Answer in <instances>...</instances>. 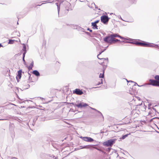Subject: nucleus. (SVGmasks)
<instances>
[{
	"mask_svg": "<svg viewBox=\"0 0 159 159\" xmlns=\"http://www.w3.org/2000/svg\"><path fill=\"white\" fill-rule=\"evenodd\" d=\"M88 106V105L86 103H84L83 102H80V103L77 104L76 106L78 108H82L83 107H86Z\"/></svg>",
	"mask_w": 159,
	"mask_h": 159,
	"instance_id": "9d476101",
	"label": "nucleus"
},
{
	"mask_svg": "<svg viewBox=\"0 0 159 159\" xmlns=\"http://www.w3.org/2000/svg\"><path fill=\"white\" fill-rule=\"evenodd\" d=\"M152 109H153L156 112V111H156V109H155V108H152Z\"/></svg>",
	"mask_w": 159,
	"mask_h": 159,
	"instance_id": "79ce46f5",
	"label": "nucleus"
},
{
	"mask_svg": "<svg viewBox=\"0 0 159 159\" xmlns=\"http://www.w3.org/2000/svg\"><path fill=\"white\" fill-rule=\"evenodd\" d=\"M32 73L37 76H39L40 75V74L39 72L37 70H34L33 71Z\"/></svg>",
	"mask_w": 159,
	"mask_h": 159,
	"instance_id": "4468645a",
	"label": "nucleus"
},
{
	"mask_svg": "<svg viewBox=\"0 0 159 159\" xmlns=\"http://www.w3.org/2000/svg\"><path fill=\"white\" fill-rule=\"evenodd\" d=\"M119 38H120L121 39H125V38L124 37H122L120 35H119Z\"/></svg>",
	"mask_w": 159,
	"mask_h": 159,
	"instance_id": "473e14b6",
	"label": "nucleus"
},
{
	"mask_svg": "<svg viewBox=\"0 0 159 159\" xmlns=\"http://www.w3.org/2000/svg\"><path fill=\"white\" fill-rule=\"evenodd\" d=\"M25 52H24L23 53V61L24 63L25 62Z\"/></svg>",
	"mask_w": 159,
	"mask_h": 159,
	"instance_id": "b1692460",
	"label": "nucleus"
},
{
	"mask_svg": "<svg viewBox=\"0 0 159 159\" xmlns=\"http://www.w3.org/2000/svg\"><path fill=\"white\" fill-rule=\"evenodd\" d=\"M84 141L88 142H92L94 140L91 137H80Z\"/></svg>",
	"mask_w": 159,
	"mask_h": 159,
	"instance_id": "423d86ee",
	"label": "nucleus"
},
{
	"mask_svg": "<svg viewBox=\"0 0 159 159\" xmlns=\"http://www.w3.org/2000/svg\"><path fill=\"white\" fill-rule=\"evenodd\" d=\"M112 14H113V13H110V15H112Z\"/></svg>",
	"mask_w": 159,
	"mask_h": 159,
	"instance_id": "3c124183",
	"label": "nucleus"
},
{
	"mask_svg": "<svg viewBox=\"0 0 159 159\" xmlns=\"http://www.w3.org/2000/svg\"><path fill=\"white\" fill-rule=\"evenodd\" d=\"M25 107L24 106L21 107Z\"/></svg>",
	"mask_w": 159,
	"mask_h": 159,
	"instance_id": "864d4df0",
	"label": "nucleus"
},
{
	"mask_svg": "<svg viewBox=\"0 0 159 159\" xmlns=\"http://www.w3.org/2000/svg\"><path fill=\"white\" fill-rule=\"evenodd\" d=\"M73 93H74L78 95H81L83 94V92L79 89H76L74 90L73 91Z\"/></svg>",
	"mask_w": 159,
	"mask_h": 159,
	"instance_id": "0eeeda50",
	"label": "nucleus"
},
{
	"mask_svg": "<svg viewBox=\"0 0 159 159\" xmlns=\"http://www.w3.org/2000/svg\"><path fill=\"white\" fill-rule=\"evenodd\" d=\"M105 50V49L104 50L101 51V52H99V53L98 54V55H97V57L98 58V59H100V58H99L98 57V56L99 55H100L101 54V53L103 52Z\"/></svg>",
	"mask_w": 159,
	"mask_h": 159,
	"instance_id": "cd10ccee",
	"label": "nucleus"
},
{
	"mask_svg": "<svg viewBox=\"0 0 159 159\" xmlns=\"http://www.w3.org/2000/svg\"><path fill=\"white\" fill-rule=\"evenodd\" d=\"M156 119H159V117H156Z\"/></svg>",
	"mask_w": 159,
	"mask_h": 159,
	"instance_id": "8fccbe9b",
	"label": "nucleus"
},
{
	"mask_svg": "<svg viewBox=\"0 0 159 159\" xmlns=\"http://www.w3.org/2000/svg\"><path fill=\"white\" fill-rule=\"evenodd\" d=\"M6 120V119H0V120Z\"/></svg>",
	"mask_w": 159,
	"mask_h": 159,
	"instance_id": "a18cd8bd",
	"label": "nucleus"
},
{
	"mask_svg": "<svg viewBox=\"0 0 159 159\" xmlns=\"http://www.w3.org/2000/svg\"><path fill=\"white\" fill-rule=\"evenodd\" d=\"M7 159H12L13 158H15V157H9V156H7ZM16 159H17L16 158Z\"/></svg>",
	"mask_w": 159,
	"mask_h": 159,
	"instance_id": "c85d7f7f",
	"label": "nucleus"
},
{
	"mask_svg": "<svg viewBox=\"0 0 159 159\" xmlns=\"http://www.w3.org/2000/svg\"><path fill=\"white\" fill-rule=\"evenodd\" d=\"M85 158V157H83V158H82V159H84V158Z\"/></svg>",
	"mask_w": 159,
	"mask_h": 159,
	"instance_id": "09e8293b",
	"label": "nucleus"
},
{
	"mask_svg": "<svg viewBox=\"0 0 159 159\" xmlns=\"http://www.w3.org/2000/svg\"><path fill=\"white\" fill-rule=\"evenodd\" d=\"M116 140L117 139H110L104 142L103 144L105 146L111 147L115 143Z\"/></svg>",
	"mask_w": 159,
	"mask_h": 159,
	"instance_id": "f03ea898",
	"label": "nucleus"
},
{
	"mask_svg": "<svg viewBox=\"0 0 159 159\" xmlns=\"http://www.w3.org/2000/svg\"><path fill=\"white\" fill-rule=\"evenodd\" d=\"M122 159H124V158L123 157H122Z\"/></svg>",
	"mask_w": 159,
	"mask_h": 159,
	"instance_id": "5fc2aeb1",
	"label": "nucleus"
},
{
	"mask_svg": "<svg viewBox=\"0 0 159 159\" xmlns=\"http://www.w3.org/2000/svg\"><path fill=\"white\" fill-rule=\"evenodd\" d=\"M104 41L107 43L110 44L113 43V38L112 37L111 35L110 34L108 36H106L104 38Z\"/></svg>",
	"mask_w": 159,
	"mask_h": 159,
	"instance_id": "20e7f679",
	"label": "nucleus"
},
{
	"mask_svg": "<svg viewBox=\"0 0 159 159\" xmlns=\"http://www.w3.org/2000/svg\"><path fill=\"white\" fill-rule=\"evenodd\" d=\"M126 134L125 135H123L122 136V139H125V138H126V137H127L128 135L129 134Z\"/></svg>",
	"mask_w": 159,
	"mask_h": 159,
	"instance_id": "393cba45",
	"label": "nucleus"
},
{
	"mask_svg": "<svg viewBox=\"0 0 159 159\" xmlns=\"http://www.w3.org/2000/svg\"><path fill=\"white\" fill-rule=\"evenodd\" d=\"M91 109H92V110H95V111H97L98 113H99V115H98V116L99 117H102V118L103 119H104V117H103V115H102V113L100 111L97 110H96V109H95L94 108L91 107Z\"/></svg>",
	"mask_w": 159,
	"mask_h": 159,
	"instance_id": "f8f14e48",
	"label": "nucleus"
},
{
	"mask_svg": "<svg viewBox=\"0 0 159 159\" xmlns=\"http://www.w3.org/2000/svg\"><path fill=\"white\" fill-rule=\"evenodd\" d=\"M157 86H159V82H158V83L157 84Z\"/></svg>",
	"mask_w": 159,
	"mask_h": 159,
	"instance_id": "c03bdc74",
	"label": "nucleus"
},
{
	"mask_svg": "<svg viewBox=\"0 0 159 159\" xmlns=\"http://www.w3.org/2000/svg\"><path fill=\"white\" fill-rule=\"evenodd\" d=\"M45 3H42L41 5H38L37 6H40L41 5L43 4H44Z\"/></svg>",
	"mask_w": 159,
	"mask_h": 159,
	"instance_id": "a19ab883",
	"label": "nucleus"
},
{
	"mask_svg": "<svg viewBox=\"0 0 159 159\" xmlns=\"http://www.w3.org/2000/svg\"><path fill=\"white\" fill-rule=\"evenodd\" d=\"M60 2V4L58 5L57 3H56V5L57 6V11L58 14L59 15L60 10V5H62L63 7L66 9L65 13H67L69 11V9L71 8V4L68 2L66 1H64L63 0H59Z\"/></svg>",
	"mask_w": 159,
	"mask_h": 159,
	"instance_id": "f257e3e1",
	"label": "nucleus"
},
{
	"mask_svg": "<svg viewBox=\"0 0 159 159\" xmlns=\"http://www.w3.org/2000/svg\"><path fill=\"white\" fill-rule=\"evenodd\" d=\"M23 48L22 49V50L24 51V52H25V54H26L27 51H26V48L25 44L24 43L23 44Z\"/></svg>",
	"mask_w": 159,
	"mask_h": 159,
	"instance_id": "aec40b11",
	"label": "nucleus"
},
{
	"mask_svg": "<svg viewBox=\"0 0 159 159\" xmlns=\"http://www.w3.org/2000/svg\"><path fill=\"white\" fill-rule=\"evenodd\" d=\"M127 81V82H128V84H129V85H131L132 87H133V86H134V85H136V84L138 86H143V85H141V86H139V85H138L137 83H135V82H133L132 81H131V80H130V81H128L127 80H126Z\"/></svg>",
	"mask_w": 159,
	"mask_h": 159,
	"instance_id": "9b49d317",
	"label": "nucleus"
},
{
	"mask_svg": "<svg viewBox=\"0 0 159 159\" xmlns=\"http://www.w3.org/2000/svg\"><path fill=\"white\" fill-rule=\"evenodd\" d=\"M92 6H93V5H94L95 6V8H97V7H96V5H95V3H92Z\"/></svg>",
	"mask_w": 159,
	"mask_h": 159,
	"instance_id": "c9c22d12",
	"label": "nucleus"
},
{
	"mask_svg": "<svg viewBox=\"0 0 159 159\" xmlns=\"http://www.w3.org/2000/svg\"><path fill=\"white\" fill-rule=\"evenodd\" d=\"M15 41V40H12V39H9V42L8 43L9 44H13L14 42Z\"/></svg>",
	"mask_w": 159,
	"mask_h": 159,
	"instance_id": "4be33fe9",
	"label": "nucleus"
},
{
	"mask_svg": "<svg viewBox=\"0 0 159 159\" xmlns=\"http://www.w3.org/2000/svg\"><path fill=\"white\" fill-rule=\"evenodd\" d=\"M22 73V70H20L17 71L18 74L16 76V79L18 82H19V80L20 79L21 77Z\"/></svg>",
	"mask_w": 159,
	"mask_h": 159,
	"instance_id": "6e6552de",
	"label": "nucleus"
},
{
	"mask_svg": "<svg viewBox=\"0 0 159 159\" xmlns=\"http://www.w3.org/2000/svg\"><path fill=\"white\" fill-rule=\"evenodd\" d=\"M85 33L87 35H88L89 36H90V34L89 32H85Z\"/></svg>",
	"mask_w": 159,
	"mask_h": 159,
	"instance_id": "2f4dec72",
	"label": "nucleus"
},
{
	"mask_svg": "<svg viewBox=\"0 0 159 159\" xmlns=\"http://www.w3.org/2000/svg\"><path fill=\"white\" fill-rule=\"evenodd\" d=\"M101 60H102L103 61H107V62H108V58H100Z\"/></svg>",
	"mask_w": 159,
	"mask_h": 159,
	"instance_id": "a878e982",
	"label": "nucleus"
},
{
	"mask_svg": "<svg viewBox=\"0 0 159 159\" xmlns=\"http://www.w3.org/2000/svg\"><path fill=\"white\" fill-rule=\"evenodd\" d=\"M156 119V117L153 118L151 119L150 120V122H152L153 119Z\"/></svg>",
	"mask_w": 159,
	"mask_h": 159,
	"instance_id": "f704fd0d",
	"label": "nucleus"
},
{
	"mask_svg": "<svg viewBox=\"0 0 159 159\" xmlns=\"http://www.w3.org/2000/svg\"><path fill=\"white\" fill-rule=\"evenodd\" d=\"M17 24H18V22H17Z\"/></svg>",
	"mask_w": 159,
	"mask_h": 159,
	"instance_id": "6e6d98bb",
	"label": "nucleus"
},
{
	"mask_svg": "<svg viewBox=\"0 0 159 159\" xmlns=\"http://www.w3.org/2000/svg\"><path fill=\"white\" fill-rule=\"evenodd\" d=\"M34 62L32 61L30 64L29 66L28 67L29 70H32V67L33 66Z\"/></svg>",
	"mask_w": 159,
	"mask_h": 159,
	"instance_id": "a211bd4d",
	"label": "nucleus"
},
{
	"mask_svg": "<svg viewBox=\"0 0 159 159\" xmlns=\"http://www.w3.org/2000/svg\"><path fill=\"white\" fill-rule=\"evenodd\" d=\"M98 88V87H93L91 89H93V88Z\"/></svg>",
	"mask_w": 159,
	"mask_h": 159,
	"instance_id": "49530a36",
	"label": "nucleus"
},
{
	"mask_svg": "<svg viewBox=\"0 0 159 159\" xmlns=\"http://www.w3.org/2000/svg\"><path fill=\"white\" fill-rule=\"evenodd\" d=\"M102 84L100 83V82H99L98 83V84H97L96 85H99L100 84Z\"/></svg>",
	"mask_w": 159,
	"mask_h": 159,
	"instance_id": "e433bc0d",
	"label": "nucleus"
},
{
	"mask_svg": "<svg viewBox=\"0 0 159 159\" xmlns=\"http://www.w3.org/2000/svg\"><path fill=\"white\" fill-rule=\"evenodd\" d=\"M87 30L89 31L90 32H92V30H90L89 28H88L87 29Z\"/></svg>",
	"mask_w": 159,
	"mask_h": 159,
	"instance_id": "72a5a7b5",
	"label": "nucleus"
},
{
	"mask_svg": "<svg viewBox=\"0 0 159 159\" xmlns=\"http://www.w3.org/2000/svg\"><path fill=\"white\" fill-rule=\"evenodd\" d=\"M103 79H101V82H100L102 84H103Z\"/></svg>",
	"mask_w": 159,
	"mask_h": 159,
	"instance_id": "58836bf2",
	"label": "nucleus"
},
{
	"mask_svg": "<svg viewBox=\"0 0 159 159\" xmlns=\"http://www.w3.org/2000/svg\"><path fill=\"white\" fill-rule=\"evenodd\" d=\"M94 145H89L84 146H80L79 147V149H83V148H87L89 149V148L90 147H93L94 148L97 149V150L98 151H102V152H103V151L101 149L98 148L96 147H94Z\"/></svg>",
	"mask_w": 159,
	"mask_h": 159,
	"instance_id": "39448f33",
	"label": "nucleus"
},
{
	"mask_svg": "<svg viewBox=\"0 0 159 159\" xmlns=\"http://www.w3.org/2000/svg\"><path fill=\"white\" fill-rule=\"evenodd\" d=\"M53 158L54 159H57L56 157H55L54 156H53Z\"/></svg>",
	"mask_w": 159,
	"mask_h": 159,
	"instance_id": "ea45409f",
	"label": "nucleus"
},
{
	"mask_svg": "<svg viewBox=\"0 0 159 159\" xmlns=\"http://www.w3.org/2000/svg\"><path fill=\"white\" fill-rule=\"evenodd\" d=\"M126 42L129 43H132V44H135L138 46L139 45V42L138 41H134V42Z\"/></svg>",
	"mask_w": 159,
	"mask_h": 159,
	"instance_id": "dca6fc26",
	"label": "nucleus"
},
{
	"mask_svg": "<svg viewBox=\"0 0 159 159\" xmlns=\"http://www.w3.org/2000/svg\"><path fill=\"white\" fill-rule=\"evenodd\" d=\"M120 18H121V19L122 20H122V18H121V17H120Z\"/></svg>",
	"mask_w": 159,
	"mask_h": 159,
	"instance_id": "4d7b16f0",
	"label": "nucleus"
},
{
	"mask_svg": "<svg viewBox=\"0 0 159 159\" xmlns=\"http://www.w3.org/2000/svg\"><path fill=\"white\" fill-rule=\"evenodd\" d=\"M111 36L113 38H115L119 37V35L117 34H111Z\"/></svg>",
	"mask_w": 159,
	"mask_h": 159,
	"instance_id": "6ab92c4d",
	"label": "nucleus"
},
{
	"mask_svg": "<svg viewBox=\"0 0 159 159\" xmlns=\"http://www.w3.org/2000/svg\"><path fill=\"white\" fill-rule=\"evenodd\" d=\"M147 42H139V45L142 46L146 47Z\"/></svg>",
	"mask_w": 159,
	"mask_h": 159,
	"instance_id": "2eb2a0df",
	"label": "nucleus"
},
{
	"mask_svg": "<svg viewBox=\"0 0 159 159\" xmlns=\"http://www.w3.org/2000/svg\"><path fill=\"white\" fill-rule=\"evenodd\" d=\"M110 18L106 15H102L101 17V21L104 24L107 25Z\"/></svg>",
	"mask_w": 159,
	"mask_h": 159,
	"instance_id": "7ed1b4c3",
	"label": "nucleus"
},
{
	"mask_svg": "<svg viewBox=\"0 0 159 159\" xmlns=\"http://www.w3.org/2000/svg\"><path fill=\"white\" fill-rule=\"evenodd\" d=\"M120 41V40L119 39L113 38V43H115L117 42Z\"/></svg>",
	"mask_w": 159,
	"mask_h": 159,
	"instance_id": "412c9836",
	"label": "nucleus"
},
{
	"mask_svg": "<svg viewBox=\"0 0 159 159\" xmlns=\"http://www.w3.org/2000/svg\"><path fill=\"white\" fill-rule=\"evenodd\" d=\"M111 149V148H108V152H109L110 151V150Z\"/></svg>",
	"mask_w": 159,
	"mask_h": 159,
	"instance_id": "4c0bfd02",
	"label": "nucleus"
},
{
	"mask_svg": "<svg viewBox=\"0 0 159 159\" xmlns=\"http://www.w3.org/2000/svg\"><path fill=\"white\" fill-rule=\"evenodd\" d=\"M70 104H72V105H73L74 106H76V105H77V104H76L75 103V102H71V103H70Z\"/></svg>",
	"mask_w": 159,
	"mask_h": 159,
	"instance_id": "c756f323",
	"label": "nucleus"
},
{
	"mask_svg": "<svg viewBox=\"0 0 159 159\" xmlns=\"http://www.w3.org/2000/svg\"><path fill=\"white\" fill-rule=\"evenodd\" d=\"M149 82H150V84L154 86H157L158 81L152 79H150L149 80Z\"/></svg>",
	"mask_w": 159,
	"mask_h": 159,
	"instance_id": "1a4fd4ad",
	"label": "nucleus"
},
{
	"mask_svg": "<svg viewBox=\"0 0 159 159\" xmlns=\"http://www.w3.org/2000/svg\"><path fill=\"white\" fill-rule=\"evenodd\" d=\"M104 71H103V73L102 74V73H100L99 75V77L100 78H103L104 77Z\"/></svg>",
	"mask_w": 159,
	"mask_h": 159,
	"instance_id": "5701e85b",
	"label": "nucleus"
},
{
	"mask_svg": "<svg viewBox=\"0 0 159 159\" xmlns=\"http://www.w3.org/2000/svg\"><path fill=\"white\" fill-rule=\"evenodd\" d=\"M92 26H93V29H96L97 30H98V26H97V24H95V23H94L92 22Z\"/></svg>",
	"mask_w": 159,
	"mask_h": 159,
	"instance_id": "f3484780",
	"label": "nucleus"
},
{
	"mask_svg": "<svg viewBox=\"0 0 159 159\" xmlns=\"http://www.w3.org/2000/svg\"><path fill=\"white\" fill-rule=\"evenodd\" d=\"M76 28H77V26H74V29H76Z\"/></svg>",
	"mask_w": 159,
	"mask_h": 159,
	"instance_id": "37998d69",
	"label": "nucleus"
},
{
	"mask_svg": "<svg viewBox=\"0 0 159 159\" xmlns=\"http://www.w3.org/2000/svg\"><path fill=\"white\" fill-rule=\"evenodd\" d=\"M40 98H41V99H42V100L43 99H44V98H42L40 97Z\"/></svg>",
	"mask_w": 159,
	"mask_h": 159,
	"instance_id": "de8ad7c7",
	"label": "nucleus"
},
{
	"mask_svg": "<svg viewBox=\"0 0 159 159\" xmlns=\"http://www.w3.org/2000/svg\"><path fill=\"white\" fill-rule=\"evenodd\" d=\"M147 45L146 47H156L157 46H158V45H154L153 44H151L150 43H147Z\"/></svg>",
	"mask_w": 159,
	"mask_h": 159,
	"instance_id": "ddd939ff",
	"label": "nucleus"
},
{
	"mask_svg": "<svg viewBox=\"0 0 159 159\" xmlns=\"http://www.w3.org/2000/svg\"><path fill=\"white\" fill-rule=\"evenodd\" d=\"M157 105H156L155 106V107H156V106H157Z\"/></svg>",
	"mask_w": 159,
	"mask_h": 159,
	"instance_id": "603ef678",
	"label": "nucleus"
},
{
	"mask_svg": "<svg viewBox=\"0 0 159 159\" xmlns=\"http://www.w3.org/2000/svg\"><path fill=\"white\" fill-rule=\"evenodd\" d=\"M99 20H98L93 23H95V24H97L99 22Z\"/></svg>",
	"mask_w": 159,
	"mask_h": 159,
	"instance_id": "7c9ffc66",
	"label": "nucleus"
},
{
	"mask_svg": "<svg viewBox=\"0 0 159 159\" xmlns=\"http://www.w3.org/2000/svg\"><path fill=\"white\" fill-rule=\"evenodd\" d=\"M154 78L156 80H157L158 81H159V75H156L155 76Z\"/></svg>",
	"mask_w": 159,
	"mask_h": 159,
	"instance_id": "bb28decb",
	"label": "nucleus"
}]
</instances>
